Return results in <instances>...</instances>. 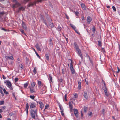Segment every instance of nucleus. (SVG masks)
<instances>
[{"instance_id":"nucleus-1","label":"nucleus","mask_w":120,"mask_h":120,"mask_svg":"<svg viewBox=\"0 0 120 120\" xmlns=\"http://www.w3.org/2000/svg\"><path fill=\"white\" fill-rule=\"evenodd\" d=\"M71 62L70 64V68L71 73L73 74H74L75 73V71L73 67V66L72 64V60H71Z\"/></svg>"},{"instance_id":"nucleus-2","label":"nucleus","mask_w":120,"mask_h":120,"mask_svg":"<svg viewBox=\"0 0 120 120\" xmlns=\"http://www.w3.org/2000/svg\"><path fill=\"white\" fill-rule=\"evenodd\" d=\"M6 85L10 90H13V87L12 85L11 82L9 81L8 80L7 81V84Z\"/></svg>"},{"instance_id":"nucleus-3","label":"nucleus","mask_w":120,"mask_h":120,"mask_svg":"<svg viewBox=\"0 0 120 120\" xmlns=\"http://www.w3.org/2000/svg\"><path fill=\"white\" fill-rule=\"evenodd\" d=\"M37 109H35V111L34 110H31V114L32 117L35 119V115L36 114V112Z\"/></svg>"},{"instance_id":"nucleus-4","label":"nucleus","mask_w":120,"mask_h":120,"mask_svg":"<svg viewBox=\"0 0 120 120\" xmlns=\"http://www.w3.org/2000/svg\"><path fill=\"white\" fill-rule=\"evenodd\" d=\"M46 87L45 86H44L42 88L40 91V94H43L46 93Z\"/></svg>"},{"instance_id":"nucleus-5","label":"nucleus","mask_w":120,"mask_h":120,"mask_svg":"<svg viewBox=\"0 0 120 120\" xmlns=\"http://www.w3.org/2000/svg\"><path fill=\"white\" fill-rule=\"evenodd\" d=\"M70 26L73 28V29L75 30V32L78 34H80V33L79 32H78V30H76V27L74 26V25L70 24Z\"/></svg>"},{"instance_id":"nucleus-6","label":"nucleus","mask_w":120,"mask_h":120,"mask_svg":"<svg viewBox=\"0 0 120 120\" xmlns=\"http://www.w3.org/2000/svg\"><path fill=\"white\" fill-rule=\"evenodd\" d=\"M20 5V4L18 2H17V3H15V4L13 5L12 8L13 9H14L15 8H16Z\"/></svg>"},{"instance_id":"nucleus-7","label":"nucleus","mask_w":120,"mask_h":120,"mask_svg":"<svg viewBox=\"0 0 120 120\" xmlns=\"http://www.w3.org/2000/svg\"><path fill=\"white\" fill-rule=\"evenodd\" d=\"M83 96L86 100H87L88 99V96L87 92H85L83 93Z\"/></svg>"},{"instance_id":"nucleus-8","label":"nucleus","mask_w":120,"mask_h":120,"mask_svg":"<svg viewBox=\"0 0 120 120\" xmlns=\"http://www.w3.org/2000/svg\"><path fill=\"white\" fill-rule=\"evenodd\" d=\"M73 111L74 113L75 116L77 117H78V112L77 110V109H73Z\"/></svg>"},{"instance_id":"nucleus-9","label":"nucleus","mask_w":120,"mask_h":120,"mask_svg":"<svg viewBox=\"0 0 120 120\" xmlns=\"http://www.w3.org/2000/svg\"><path fill=\"white\" fill-rule=\"evenodd\" d=\"M22 25L23 29H25L26 30H27L26 26L24 22L23 21L22 22Z\"/></svg>"},{"instance_id":"nucleus-10","label":"nucleus","mask_w":120,"mask_h":120,"mask_svg":"<svg viewBox=\"0 0 120 120\" xmlns=\"http://www.w3.org/2000/svg\"><path fill=\"white\" fill-rule=\"evenodd\" d=\"M36 106V104L34 102L31 103L30 105V108H33L35 107Z\"/></svg>"},{"instance_id":"nucleus-11","label":"nucleus","mask_w":120,"mask_h":120,"mask_svg":"<svg viewBox=\"0 0 120 120\" xmlns=\"http://www.w3.org/2000/svg\"><path fill=\"white\" fill-rule=\"evenodd\" d=\"M69 105L70 111L72 112L73 110V105L71 102H69Z\"/></svg>"},{"instance_id":"nucleus-12","label":"nucleus","mask_w":120,"mask_h":120,"mask_svg":"<svg viewBox=\"0 0 120 120\" xmlns=\"http://www.w3.org/2000/svg\"><path fill=\"white\" fill-rule=\"evenodd\" d=\"M39 103L40 105V107L41 108V110H42L44 106V104L41 101L39 102Z\"/></svg>"},{"instance_id":"nucleus-13","label":"nucleus","mask_w":120,"mask_h":120,"mask_svg":"<svg viewBox=\"0 0 120 120\" xmlns=\"http://www.w3.org/2000/svg\"><path fill=\"white\" fill-rule=\"evenodd\" d=\"M35 47L38 50L40 51H41V49L40 48V47L38 44L37 43L35 45Z\"/></svg>"},{"instance_id":"nucleus-14","label":"nucleus","mask_w":120,"mask_h":120,"mask_svg":"<svg viewBox=\"0 0 120 120\" xmlns=\"http://www.w3.org/2000/svg\"><path fill=\"white\" fill-rule=\"evenodd\" d=\"M29 108V104L28 103H27L26 105V109H25V110L27 114L28 113V110Z\"/></svg>"},{"instance_id":"nucleus-15","label":"nucleus","mask_w":120,"mask_h":120,"mask_svg":"<svg viewBox=\"0 0 120 120\" xmlns=\"http://www.w3.org/2000/svg\"><path fill=\"white\" fill-rule=\"evenodd\" d=\"M92 19L91 17L90 16H88L87 17V22L88 24L90 23V22L92 21Z\"/></svg>"},{"instance_id":"nucleus-16","label":"nucleus","mask_w":120,"mask_h":120,"mask_svg":"<svg viewBox=\"0 0 120 120\" xmlns=\"http://www.w3.org/2000/svg\"><path fill=\"white\" fill-rule=\"evenodd\" d=\"M6 58V59H7L8 60L9 59H11L12 60H14V58L13 56H6L5 57Z\"/></svg>"},{"instance_id":"nucleus-17","label":"nucleus","mask_w":120,"mask_h":120,"mask_svg":"<svg viewBox=\"0 0 120 120\" xmlns=\"http://www.w3.org/2000/svg\"><path fill=\"white\" fill-rule=\"evenodd\" d=\"M78 88L80 90L81 88V82L80 81L78 82Z\"/></svg>"},{"instance_id":"nucleus-18","label":"nucleus","mask_w":120,"mask_h":120,"mask_svg":"<svg viewBox=\"0 0 120 120\" xmlns=\"http://www.w3.org/2000/svg\"><path fill=\"white\" fill-rule=\"evenodd\" d=\"M81 7L83 10H85L86 9V6L83 3H81L80 4Z\"/></svg>"},{"instance_id":"nucleus-19","label":"nucleus","mask_w":120,"mask_h":120,"mask_svg":"<svg viewBox=\"0 0 120 120\" xmlns=\"http://www.w3.org/2000/svg\"><path fill=\"white\" fill-rule=\"evenodd\" d=\"M31 88V87L30 88V92L31 93H33L35 92V91L34 90V88Z\"/></svg>"},{"instance_id":"nucleus-20","label":"nucleus","mask_w":120,"mask_h":120,"mask_svg":"<svg viewBox=\"0 0 120 120\" xmlns=\"http://www.w3.org/2000/svg\"><path fill=\"white\" fill-rule=\"evenodd\" d=\"M74 45L75 47L76 48V50L79 49L78 45L76 42H75L74 43Z\"/></svg>"},{"instance_id":"nucleus-21","label":"nucleus","mask_w":120,"mask_h":120,"mask_svg":"<svg viewBox=\"0 0 120 120\" xmlns=\"http://www.w3.org/2000/svg\"><path fill=\"white\" fill-rule=\"evenodd\" d=\"M59 106L60 108V110L61 111L64 110V109L62 106V105L60 103L59 104Z\"/></svg>"},{"instance_id":"nucleus-22","label":"nucleus","mask_w":120,"mask_h":120,"mask_svg":"<svg viewBox=\"0 0 120 120\" xmlns=\"http://www.w3.org/2000/svg\"><path fill=\"white\" fill-rule=\"evenodd\" d=\"M36 84V83L35 82H32L31 83V85L32 87H34Z\"/></svg>"},{"instance_id":"nucleus-23","label":"nucleus","mask_w":120,"mask_h":120,"mask_svg":"<svg viewBox=\"0 0 120 120\" xmlns=\"http://www.w3.org/2000/svg\"><path fill=\"white\" fill-rule=\"evenodd\" d=\"M24 8L23 7H20L18 11V12H19L21 10H24Z\"/></svg>"},{"instance_id":"nucleus-24","label":"nucleus","mask_w":120,"mask_h":120,"mask_svg":"<svg viewBox=\"0 0 120 120\" xmlns=\"http://www.w3.org/2000/svg\"><path fill=\"white\" fill-rule=\"evenodd\" d=\"M76 50L77 52V53L78 55L81 54V50L79 49H76Z\"/></svg>"},{"instance_id":"nucleus-25","label":"nucleus","mask_w":120,"mask_h":120,"mask_svg":"<svg viewBox=\"0 0 120 120\" xmlns=\"http://www.w3.org/2000/svg\"><path fill=\"white\" fill-rule=\"evenodd\" d=\"M3 91L4 93L6 94H9V92H7L6 91V89L5 88H4L3 89Z\"/></svg>"},{"instance_id":"nucleus-26","label":"nucleus","mask_w":120,"mask_h":120,"mask_svg":"<svg viewBox=\"0 0 120 120\" xmlns=\"http://www.w3.org/2000/svg\"><path fill=\"white\" fill-rule=\"evenodd\" d=\"M45 56L47 59V60H49V54H46Z\"/></svg>"},{"instance_id":"nucleus-27","label":"nucleus","mask_w":120,"mask_h":120,"mask_svg":"<svg viewBox=\"0 0 120 120\" xmlns=\"http://www.w3.org/2000/svg\"><path fill=\"white\" fill-rule=\"evenodd\" d=\"M20 31L24 35H26V34L24 32V30L22 29H20Z\"/></svg>"},{"instance_id":"nucleus-28","label":"nucleus","mask_w":120,"mask_h":120,"mask_svg":"<svg viewBox=\"0 0 120 120\" xmlns=\"http://www.w3.org/2000/svg\"><path fill=\"white\" fill-rule=\"evenodd\" d=\"M98 45L99 46L101 47L102 46V44L101 43V41H98Z\"/></svg>"},{"instance_id":"nucleus-29","label":"nucleus","mask_w":120,"mask_h":120,"mask_svg":"<svg viewBox=\"0 0 120 120\" xmlns=\"http://www.w3.org/2000/svg\"><path fill=\"white\" fill-rule=\"evenodd\" d=\"M103 89L104 91V92H107V88L105 86L103 87Z\"/></svg>"},{"instance_id":"nucleus-30","label":"nucleus","mask_w":120,"mask_h":120,"mask_svg":"<svg viewBox=\"0 0 120 120\" xmlns=\"http://www.w3.org/2000/svg\"><path fill=\"white\" fill-rule=\"evenodd\" d=\"M74 98H75L74 99V100H75V98H78V95L77 93H75L74 94Z\"/></svg>"},{"instance_id":"nucleus-31","label":"nucleus","mask_w":120,"mask_h":120,"mask_svg":"<svg viewBox=\"0 0 120 120\" xmlns=\"http://www.w3.org/2000/svg\"><path fill=\"white\" fill-rule=\"evenodd\" d=\"M88 108L85 106H84L83 108L84 112H87Z\"/></svg>"},{"instance_id":"nucleus-32","label":"nucleus","mask_w":120,"mask_h":120,"mask_svg":"<svg viewBox=\"0 0 120 120\" xmlns=\"http://www.w3.org/2000/svg\"><path fill=\"white\" fill-rule=\"evenodd\" d=\"M49 79L50 81L52 82V78L51 74H49Z\"/></svg>"},{"instance_id":"nucleus-33","label":"nucleus","mask_w":120,"mask_h":120,"mask_svg":"<svg viewBox=\"0 0 120 120\" xmlns=\"http://www.w3.org/2000/svg\"><path fill=\"white\" fill-rule=\"evenodd\" d=\"M38 84L39 87H40L41 85V82L40 81H38Z\"/></svg>"},{"instance_id":"nucleus-34","label":"nucleus","mask_w":120,"mask_h":120,"mask_svg":"<svg viewBox=\"0 0 120 120\" xmlns=\"http://www.w3.org/2000/svg\"><path fill=\"white\" fill-rule=\"evenodd\" d=\"M36 70V68L35 67L33 71V72L34 74H36L37 73Z\"/></svg>"},{"instance_id":"nucleus-35","label":"nucleus","mask_w":120,"mask_h":120,"mask_svg":"<svg viewBox=\"0 0 120 120\" xmlns=\"http://www.w3.org/2000/svg\"><path fill=\"white\" fill-rule=\"evenodd\" d=\"M92 112H91L90 111H89V112L88 113V116H91V117L92 116Z\"/></svg>"},{"instance_id":"nucleus-36","label":"nucleus","mask_w":120,"mask_h":120,"mask_svg":"<svg viewBox=\"0 0 120 120\" xmlns=\"http://www.w3.org/2000/svg\"><path fill=\"white\" fill-rule=\"evenodd\" d=\"M49 105L48 104H46V105L45 106V108L44 110L46 109H48V108L49 107Z\"/></svg>"},{"instance_id":"nucleus-37","label":"nucleus","mask_w":120,"mask_h":120,"mask_svg":"<svg viewBox=\"0 0 120 120\" xmlns=\"http://www.w3.org/2000/svg\"><path fill=\"white\" fill-rule=\"evenodd\" d=\"M28 86V84L27 83H26L24 84V86L25 88H27Z\"/></svg>"},{"instance_id":"nucleus-38","label":"nucleus","mask_w":120,"mask_h":120,"mask_svg":"<svg viewBox=\"0 0 120 120\" xmlns=\"http://www.w3.org/2000/svg\"><path fill=\"white\" fill-rule=\"evenodd\" d=\"M49 43L50 45H52L53 44L52 42V40L51 39H50L49 41Z\"/></svg>"},{"instance_id":"nucleus-39","label":"nucleus","mask_w":120,"mask_h":120,"mask_svg":"<svg viewBox=\"0 0 120 120\" xmlns=\"http://www.w3.org/2000/svg\"><path fill=\"white\" fill-rule=\"evenodd\" d=\"M96 30L94 26H93V27L92 28V31L94 33Z\"/></svg>"},{"instance_id":"nucleus-40","label":"nucleus","mask_w":120,"mask_h":120,"mask_svg":"<svg viewBox=\"0 0 120 120\" xmlns=\"http://www.w3.org/2000/svg\"><path fill=\"white\" fill-rule=\"evenodd\" d=\"M61 29V28L59 26H58L57 27V30L58 31H60Z\"/></svg>"},{"instance_id":"nucleus-41","label":"nucleus","mask_w":120,"mask_h":120,"mask_svg":"<svg viewBox=\"0 0 120 120\" xmlns=\"http://www.w3.org/2000/svg\"><path fill=\"white\" fill-rule=\"evenodd\" d=\"M30 97L31 98V99H34L35 98V96L33 95H30Z\"/></svg>"},{"instance_id":"nucleus-42","label":"nucleus","mask_w":120,"mask_h":120,"mask_svg":"<svg viewBox=\"0 0 120 120\" xmlns=\"http://www.w3.org/2000/svg\"><path fill=\"white\" fill-rule=\"evenodd\" d=\"M105 94L106 96L107 97L109 95V94L108 93V92H105Z\"/></svg>"},{"instance_id":"nucleus-43","label":"nucleus","mask_w":120,"mask_h":120,"mask_svg":"<svg viewBox=\"0 0 120 120\" xmlns=\"http://www.w3.org/2000/svg\"><path fill=\"white\" fill-rule=\"evenodd\" d=\"M67 94H66L64 96L65 100V101H67Z\"/></svg>"},{"instance_id":"nucleus-44","label":"nucleus","mask_w":120,"mask_h":120,"mask_svg":"<svg viewBox=\"0 0 120 120\" xmlns=\"http://www.w3.org/2000/svg\"><path fill=\"white\" fill-rule=\"evenodd\" d=\"M101 51L103 53H104L105 52V50L104 48H102Z\"/></svg>"},{"instance_id":"nucleus-45","label":"nucleus","mask_w":120,"mask_h":120,"mask_svg":"<svg viewBox=\"0 0 120 120\" xmlns=\"http://www.w3.org/2000/svg\"><path fill=\"white\" fill-rule=\"evenodd\" d=\"M18 78H16L14 79V81L15 82H17L18 81Z\"/></svg>"},{"instance_id":"nucleus-46","label":"nucleus","mask_w":120,"mask_h":120,"mask_svg":"<svg viewBox=\"0 0 120 120\" xmlns=\"http://www.w3.org/2000/svg\"><path fill=\"white\" fill-rule=\"evenodd\" d=\"M62 72L63 74H64L65 73V69H63L62 70Z\"/></svg>"},{"instance_id":"nucleus-47","label":"nucleus","mask_w":120,"mask_h":120,"mask_svg":"<svg viewBox=\"0 0 120 120\" xmlns=\"http://www.w3.org/2000/svg\"><path fill=\"white\" fill-rule=\"evenodd\" d=\"M4 103V101H1L0 102V105H2Z\"/></svg>"},{"instance_id":"nucleus-48","label":"nucleus","mask_w":120,"mask_h":120,"mask_svg":"<svg viewBox=\"0 0 120 120\" xmlns=\"http://www.w3.org/2000/svg\"><path fill=\"white\" fill-rule=\"evenodd\" d=\"M112 8L113 9V10L115 11H116V8L115 7L113 6L112 7Z\"/></svg>"},{"instance_id":"nucleus-49","label":"nucleus","mask_w":120,"mask_h":120,"mask_svg":"<svg viewBox=\"0 0 120 120\" xmlns=\"http://www.w3.org/2000/svg\"><path fill=\"white\" fill-rule=\"evenodd\" d=\"M78 55L79 56H80V57H81V58L82 59H83V56L81 54V53L79 55Z\"/></svg>"},{"instance_id":"nucleus-50","label":"nucleus","mask_w":120,"mask_h":120,"mask_svg":"<svg viewBox=\"0 0 120 120\" xmlns=\"http://www.w3.org/2000/svg\"><path fill=\"white\" fill-rule=\"evenodd\" d=\"M63 112H64V110H62V111H61V114L62 116H63L64 115V113Z\"/></svg>"},{"instance_id":"nucleus-51","label":"nucleus","mask_w":120,"mask_h":120,"mask_svg":"<svg viewBox=\"0 0 120 120\" xmlns=\"http://www.w3.org/2000/svg\"><path fill=\"white\" fill-rule=\"evenodd\" d=\"M20 67L22 69H23V65L21 64L19 65Z\"/></svg>"},{"instance_id":"nucleus-52","label":"nucleus","mask_w":120,"mask_h":120,"mask_svg":"<svg viewBox=\"0 0 120 120\" xmlns=\"http://www.w3.org/2000/svg\"><path fill=\"white\" fill-rule=\"evenodd\" d=\"M3 78L5 80L6 79V77L4 75H2Z\"/></svg>"},{"instance_id":"nucleus-53","label":"nucleus","mask_w":120,"mask_h":120,"mask_svg":"<svg viewBox=\"0 0 120 120\" xmlns=\"http://www.w3.org/2000/svg\"><path fill=\"white\" fill-rule=\"evenodd\" d=\"M117 68L118 69V71L117 72V73H119L120 71V69L118 67H117Z\"/></svg>"},{"instance_id":"nucleus-54","label":"nucleus","mask_w":120,"mask_h":120,"mask_svg":"<svg viewBox=\"0 0 120 120\" xmlns=\"http://www.w3.org/2000/svg\"><path fill=\"white\" fill-rule=\"evenodd\" d=\"M75 12L76 15H77L78 14H79V12L78 11H76V12Z\"/></svg>"},{"instance_id":"nucleus-55","label":"nucleus","mask_w":120,"mask_h":120,"mask_svg":"<svg viewBox=\"0 0 120 120\" xmlns=\"http://www.w3.org/2000/svg\"><path fill=\"white\" fill-rule=\"evenodd\" d=\"M104 112H105V110L104 109H103L102 110V113L103 114H104Z\"/></svg>"},{"instance_id":"nucleus-56","label":"nucleus","mask_w":120,"mask_h":120,"mask_svg":"<svg viewBox=\"0 0 120 120\" xmlns=\"http://www.w3.org/2000/svg\"><path fill=\"white\" fill-rule=\"evenodd\" d=\"M81 116L82 117V118L83 116V114L82 112V111H81Z\"/></svg>"},{"instance_id":"nucleus-57","label":"nucleus","mask_w":120,"mask_h":120,"mask_svg":"<svg viewBox=\"0 0 120 120\" xmlns=\"http://www.w3.org/2000/svg\"><path fill=\"white\" fill-rule=\"evenodd\" d=\"M13 2H15V3H17V2H18L16 0H13Z\"/></svg>"},{"instance_id":"nucleus-58","label":"nucleus","mask_w":120,"mask_h":120,"mask_svg":"<svg viewBox=\"0 0 120 120\" xmlns=\"http://www.w3.org/2000/svg\"><path fill=\"white\" fill-rule=\"evenodd\" d=\"M2 30H4V31H7V30L6 29L4 28H2Z\"/></svg>"},{"instance_id":"nucleus-59","label":"nucleus","mask_w":120,"mask_h":120,"mask_svg":"<svg viewBox=\"0 0 120 120\" xmlns=\"http://www.w3.org/2000/svg\"><path fill=\"white\" fill-rule=\"evenodd\" d=\"M0 92L1 94H3V93L2 92V89H1V90H0Z\"/></svg>"},{"instance_id":"nucleus-60","label":"nucleus","mask_w":120,"mask_h":120,"mask_svg":"<svg viewBox=\"0 0 120 120\" xmlns=\"http://www.w3.org/2000/svg\"><path fill=\"white\" fill-rule=\"evenodd\" d=\"M50 26H51L52 28L53 27V24H50Z\"/></svg>"},{"instance_id":"nucleus-61","label":"nucleus","mask_w":120,"mask_h":120,"mask_svg":"<svg viewBox=\"0 0 120 120\" xmlns=\"http://www.w3.org/2000/svg\"><path fill=\"white\" fill-rule=\"evenodd\" d=\"M63 81V79H60L59 80V81L60 82H62Z\"/></svg>"},{"instance_id":"nucleus-62","label":"nucleus","mask_w":120,"mask_h":120,"mask_svg":"<svg viewBox=\"0 0 120 120\" xmlns=\"http://www.w3.org/2000/svg\"><path fill=\"white\" fill-rule=\"evenodd\" d=\"M4 13L3 12H1L0 13V15H2L4 14Z\"/></svg>"},{"instance_id":"nucleus-63","label":"nucleus","mask_w":120,"mask_h":120,"mask_svg":"<svg viewBox=\"0 0 120 120\" xmlns=\"http://www.w3.org/2000/svg\"><path fill=\"white\" fill-rule=\"evenodd\" d=\"M66 18H67V19H69V17L68 16V15H66Z\"/></svg>"},{"instance_id":"nucleus-64","label":"nucleus","mask_w":120,"mask_h":120,"mask_svg":"<svg viewBox=\"0 0 120 120\" xmlns=\"http://www.w3.org/2000/svg\"><path fill=\"white\" fill-rule=\"evenodd\" d=\"M41 19L42 20H44L42 16V15H41Z\"/></svg>"}]
</instances>
